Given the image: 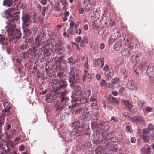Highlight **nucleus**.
Returning <instances> with one entry per match:
<instances>
[{
  "label": "nucleus",
  "mask_w": 154,
  "mask_h": 154,
  "mask_svg": "<svg viewBox=\"0 0 154 154\" xmlns=\"http://www.w3.org/2000/svg\"><path fill=\"white\" fill-rule=\"evenodd\" d=\"M90 103L91 106H96L97 104V102L95 98L92 97H91L90 99Z\"/></svg>",
  "instance_id": "473e14b6"
},
{
  "label": "nucleus",
  "mask_w": 154,
  "mask_h": 154,
  "mask_svg": "<svg viewBox=\"0 0 154 154\" xmlns=\"http://www.w3.org/2000/svg\"><path fill=\"white\" fill-rule=\"evenodd\" d=\"M40 36L38 35L36 38L35 39L34 42L35 45H32V48H29L28 50L29 51L31 52H34L35 50L37 47L39 46L40 45Z\"/></svg>",
  "instance_id": "9d476101"
},
{
  "label": "nucleus",
  "mask_w": 154,
  "mask_h": 154,
  "mask_svg": "<svg viewBox=\"0 0 154 154\" xmlns=\"http://www.w3.org/2000/svg\"><path fill=\"white\" fill-rule=\"evenodd\" d=\"M14 8L12 7L9 8L6 11V14H9L10 13L13 12L14 10Z\"/></svg>",
  "instance_id": "8fccbe9b"
},
{
  "label": "nucleus",
  "mask_w": 154,
  "mask_h": 154,
  "mask_svg": "<svg viewBox=\"0 0 154 154\" xmlns=\"http://www.w3.org/2000/svg\"><path fill=\"white\" fill-rule=\"evenodd\" d=\"M117 37L114 36L113 34L111 33V35L109 39V42L110 44H111L113 42Z\"/></svg>",
  "instance_id": "c9c22d12"
},
{
  "label": "nucleus",
  "mask_w": 154,
  "mask_h": 154,
  "mask_svg": "<svg viewBox=\"0 0 154 154\" xmlns=\"http://www.w3.org/2000/svg\"><path fill=\"white\" fill-rule=\"evenodd\" d=\"M143 137L145 142H148L149 140V136L147 135H143Z\"/></svg>",
  "instance_id": "49530a36"
},
{
  "label": "nucleus",
  "mask_w": 154,
  "mask_h": 154,
  "mask_svg": "<svg viewBox=\"0 0 154 154\" xmlns=\"http://www.w3.org/2000/svg\"><path fill=\"white\" fill-rule=\"evenodd\" d=\"M81 41L83 43L86 44L88 42V38L86 37H84Z\"/></svg>",
  "instance_id": "680f3d73"
},
{
  "label": "nucleus",
  "mask_w": 154,
  "mask_h": 154,
  "mask_svg": "<svg viewBox=\"0 0 154 154\" xmlns=\"http://www.w3.org/2000/svg\"><path fill=\"white\" fill-rule=\"evenodd\" d=\"M109 99V101L111 103H114L116 101V99L113 97H110Z\"/></svg>",
  "instance_id": "e2e57ef3"
},
{
  "label": "nucleus",
  "mask_w": 154,
  "mask_h": 154,
  "mask_svg": "<svg viewBox=\"0 0 154 154\" xmlns=\"http://www.w3.org/2000/svg\"><path fill=\"white\" fill-rule=\"evenodd\" d=\"M75 109L73 107L69 106L65 110V112L68 115L72 114L75 112Z\"/></svg>",
  "instance_id": "5701e85b"
},
{
  "label": "nucleus",
  "mask_w": 154,
  "mask_h": 154,
  "mask_svg": "<svg viewBox=\"0 0 154 154\" xmlns=\"http://www.w3.org/2000/svg\"><path fill=\"white\" fill-rule=\"evenodd\" d=\"M32 17L28 15H25L22 17L23 24L26 26H29L31 21Z\"/></svg>",
  "instance_id": "9b49d317"
},
{
  "label": "nucleus",
  "mask_w": 154,
  "mask_h": 154,
  "mask_svg": "<svg viewBox=\"0 0 154 154\" xmlns=\"http://www.w3.org/2000/svg\"><path fill=\"white\" fill-rule=\"evenodd\" d=\"M133 119L137 123L141 125H143L144 123L143 118L141 116H135L133 118Z\"/></svg>",
  "instance_id": "dca6fc26"
},
{
  "label": "nucleus",
  "mask_w": 154,
  "mask_h": 154,
  "mask_svg": "<svg viewBox=\"0 0 154 154\" xmlns=\"http://www.w3.org/2000/svg\"><path fill=\"white\" fill-rule=\"evenodd\" d=\"M127 87L129 89L134 90L136 88V85L134 82L132 80H129L127 84Z\"/></svg>",
  "instance_id": "f3484780"
},
{
  "label": "nucleus",
  "mask_w": 154,
  "mask_h": 154,
  "mask_svg": "<svg viewBox=\"0 0 154 154\" xmlns=\"http://www.w3.org/2000/svg\"><path fill=\"white\" fill-rule=\"evenodd\" d=\"M109 128V127L108 125H105L102 127L100 128V130L99 131H107Z\"/></svg>",
  "instance_id": "4c0bfd02"
},
{
  "label": "nucleus",
  "mask_w": 154,
  "mask_h": 154,
  "mask_svg": "<svg viewBox=\"0 0 154 154\" xmlns=\"http://www.w3.org/2000/svg\"><path fill=\"white\" fill-rule=\"evenodd\" d=\"M88 57L86 56L83 57L82 60V63L84 66L87 70L89 69L88 65Z\"/></svg>",
  "instance_id": "aec40b11"
},
{
  "label": "nucleus",
  "mask_w": 154,
  "mask_h": 154,
  "mask_svg": "<svg viewBox=\"0 0 154 154\" xmlns=\"http://www.w3.org/2000/svg\"><path fill=\"white\" fill-rule=\"evenodd\" d=\"M146 64V62L145 61L142 62L140 65L139 69H140L141 70L143 71L145 69V65Z\"/></svg>",
  "instance_id": "a18cd8bd"
},
{
  "label": "nucleus",
  "mask_w": 154,
  "mask_h": 154,
  "mask_svg": "<svg viewBox=\"0 0 154 154\" xmlns=\"http://www.w3.org/2000/svg\"><path fill=\"white\" fill-rule=\"evenodd\" d=\"M0 43L2 45H6L7 44V40L1 34H0Z\"/></svg>",
  "instance_id": "7c9ffc66"
},
{
  "label": "nucleus",
  "mask_w": 154,
  "mask_h": 154,
  "mask_svg": "<svg viewBox=\"0 0 154 154\" xmlns=\"http://www.w3.org/2000/svg\"><path fill=\"white\" fill-rule=\"evenodd\" d=\"M126 131L127 132H131V126H127L126 127Z\"/></svg>",
  "instance_id": "0e129e2a"
},
{
  "label": "nucleus",
  "mask_w": 154,
  "mask_h": 154,
  "mask_svg": "<svg viewBox=\"0 0 154 154\" xmlns=\"http://www.w3.org/2000/svg\"><path fill=\"white\" fill-rule=\"evenodd\" d=\"M10 108V107L6 108V113L7 115L9 117H10L11 116V112L9 111V109Z\"/></svg>",
  "instance_id": "6e6d98bb"
},
{
  "label": "nucleus",
  "mask_w": 154,
  "mask_h": 154,
  "mask_svg": "<svg viewBox=\"0 0 154 154\" xmlns=\"http://www.w3.org/2000/svg\"><path fill=\"white\" fill-rule=\"evenodd\" d=\"M32 31L30 30L28 28H26L23 30V32L25 35H29L31 33Z\"/></svg>",
  "instance_id": "ea45409f"
},
{
  "label": "nucleus",
  "mask_w": 154,
  "mask_h": 154,
  "mask_svg": "<svg viewBox=\"0 0 154 154\" xmlns=\"http://www.w3.org/2000/svg\"><path fill=\"white\" fill-rule=\"evenodd\" d=\"M6 116H7L6 108H5L2 111V113L0 116V117L2 118H4V117Z\"/></svg>",
  "instance_id": "de8ad7c7"
},
{
  "label": "nucleus",
  "mask_w": 154,
  "mask_h": 154,
  "mask_svg": "<svg viewBox=\"0 0 154 154\" xmlns=\"http://www.w3.org/2000/svg\"><path fill=\"white\" fill-rule=\"evenodd\" d=\"M57 102L55 105V111H60L62 110L63 108V104H62L60 100L58 99L57 100Z\"/></svg>",
  "instance_id": "2eb2a0df"
},
{
  "label": "nucleus",
  "mask_w": 154,
  "mask_h": 154,
  "mask_svg": "<svg viewBox=\"0 0 154 154\" xmlns=\"http://www.w3.org/2000/svg\"><path fill=\"white\" fill-rule=\"evenodd\" d=\"M49 46V44L48 42H46L45 44L43 46L42 48L44 50H47L48 49Z\"/></svg>",
  "instance_id": "603ef678"
},
{
  "label": "nucleus",
  "mask_w": 154,
  "mask_h": 154,
  "mask_svg": "<svg viewBox=\"0 0 154 154\" xmlns=\"http://www.w3.org/2000/svg\"><path fill=\"white\" fill-rule=\"evenodd\" d=\"M150 133L149 130L148 128H144L143 130V133L144 134H148Z\"/></svg>",
  "instance_id": "69168bd1"
},
{
  "label": "nucleus",
  "mask_w": 154,
  "mask_h": 154,
  "mask_svg": "<svg viewBox=\"0 0 154 154\" xmlns=\"http://www.w3.org/2000/svg\"><path fill=\"white\" fill-rule=\"evenodd\" d=\"M38 31V28L36 26H34L32 29V31L33 34H35Z\"/></svg>",
  "instance_id": "3c124183"
},
{
  "label": "nucleus",
  "mask_w": 154,
  "mask_h": 154,
  "mask_svg": "<svg viewBox=\"0 0 154 154\" xmlns=\"http://www.w3.org/2000/svg\"><path fill=\"white\" fill-rule=\"evenodd\" d=\"M73 129L69 132V135L70 136L74 135L79 136V134L83 133L85 128L84 123L80 122L79 121H75L72 123Z\"/></svg>",
  "instance_id": "f03ea898"
},
{
  "label": "nucleus",
  "mask_w": 154,
  "mask_h": 154,
  "mask_svg": "<svg viewBox=\"0 0 154 154\" xmlns=\"http://www.w3.org/2000/svg\"><path fill=\"white\" fill-rule=\"evenodd\" d=\"M105 122L101 120L100 121L99 125L98 123L95 122H91V125L92 129L96 128L97 131H99L100 128L103 126L105 124Z\"/></svg>",
  "instance_id": "6e6552de"
},
{
  "label": "nucleus",
  "mask_w": 154,
  "mask_h": 154,
  "mask_svg": "<svg viewBox=\"0 0 154 154\" xmlns=\"http://www.w3.org/2000/svg\"><path fill=\"white\" fill-rule=\"evenodd\" d=\"M151 147L148 146L146 149L144 147L142 148L140 150L141 154H149Z\"/></svg>",
  "instance_id": "393cba45"
},
{
  "label": "nucleus",
  "mask_w": 154,
  "mask_h": 154,
  "mask_svg": "<svg viewBox=\"0 0 154 154\" xmlns=\"http://www.w3.org/2000/svg\"><path fill=\"white\" fill-rule=\"evenodd\" d=\"M74 22L72 20H71L70 23V27L71 28H72L74 27Z\"/></svg>",
  "instance_id": "338daca9"
},
{
  "label": "nucleus",
  "mask_w": 154,
  "mask_h": 154,
  "mask_svg": "<svg viewBox=\"0 0 154 154\" xmlns=\"http://www.w3.org/2000/svg\"><path fill=\"white\" fill-rule=\"evenodd\" d=\"M144 103L143 102H140L139 104L138 107L140 109H142Z\"/></svg>",
  "instance_id": "774afa93"
},
{
  "label": "nucleus",
  "mask_w": 154,
  "mask_h": 154,
  "mask_svg": "<svg viewBox=\"0 0 154 154\" xmlns=\"http://www.w3.org/2000/svg\"><path fill=\"white\" fill-rule=\"evenodd\" d=\"M101 58H99L94 60V63L96 66H98L100 64Z\"/></svg>",
  "instance_id": "58836bf2"
},
{
  "label": "nucleus",
  "mask_w": 154,
  "mask_h": 154,
  "mask_svg": "<svg viewBox=\"0 0 154 154\" xmlns=\"http://www.w3.org/2000/svg\"><path fill=\"white\" fill-rule=\"evenodd\" d=\"M16 0H5L3 2V5L6 6H10L12 5L13 3Z\"/></svg>",
  "instance_id": "bb28decb"
},
{
  "label": "nucleus",
  "mask_w": 154,
  "mask_h": 154,
  "mask_svg": "<svg viewBox=\"0 0 154 154\" xmlns=\"http://www.w3.org/2000/svg\"><path fill=\"white\" fill-rule=\"evenodd\" d=\"M143 57L141 55V54H139L136 55L135 57V59L136 62H137L138 60L142 59Z\"/></svg>",
  "instance_id": "c03bdc74"
},
{
  "label": "nucleus",
  "mask_w": 154,
  "mask_h": 154,
  "mask_svg": "<svg viewBox=\"0 0 154 154\" xmlns=\"http://www.w3.org/2000/svg\"><path fill=\"white\" fill-rule=\"evenodd\" d=\"M114 71L112 69L110 70L109 72L107 73L106 75V80H108L111 78L112 76L113 75Z\"/></svg>",
  "instance_id": "c756f323"
},
{
  "label": "nucleus",
  "mask_w": 154,
  "mask_h": 154,
  "mask_svg": "<svg viewBox=\"0 0 154 154\" xmlns=\"http://www.w3.org/2000/svg\"><path fill=\"white\" fill-rule=\"evenodd\" d=\"M148 129L150 131H152L153 129V126L151 124L149 123L148 125Z\"/></svg>",
  "instance_id": "4d7b16f0"
},
{
  "label": "nucleus",
  "mask_w": 154,
  "mask_h": 154,
  "mask_svg": "<svg viewBox=\"0 0 154 154\" xmlns=\"http://www.w3.org/2000/svg\"><path fill=\"white\" fill-rule=\"evenodd\" d=\"M73 88L74 91L72 93L71 97L72 98V100H74L75 99V98H77V96H79L82 90H80L81 89L80 87L77 85H74Z\"/></svg>",
  "instance_id": "0eeeda50"
},
{
  "label": "nucleus",
  "mask_w": 154,
  "mask_h": 154,
  "mask_svg": "<svg viewBox=\"0 0 154 154\" xmlns=\"http://www.w3.org/2000/svg\"><path fill=\"white\" fill-rule=\"evenodd\" d=\"M60 5V2H56L54 5V8L55 10L57 11H59L60 10V8L59 6Z\"/></svg>",
  "instance_id": "a19ab883"
},
{
  "label": "nucleus",
  "mask_w": 154,
  "mask_h": 154,
  "mask_svg": "<svg viewBox=\"0 0 154 154\" xmlns=\"http://www.w3.org/2000/svg\"><path fill=\"white\" fill-rule=\"evenodd\" d=\"M119 29L117 28H115L112 30L111 33L113 34L114 36L117 37L119 34Z\"/></svg>",
  "instance_id": "2f4dec72"
},
{
  "label": "nucleus",
  "mask_w": 154,
  "mask_h": 154,
  "mask_svg": "<svg viewBox=\"0 0 154 154\" xmlns=\"http://www.w3.org/2000/svg\"><path fill=\"white\" fill-rule=\"evenodd\" d=\"M63 73L58 72L57 74V79L59 80V81L53 85V87H55L54 89L59 90L64 89L67 85L66 82L63 79Z\"/></svg>",
  "instance_id": "20e7f679"
},
{
  "label": "nucleus",
  "mask_w": 154,
  "mask_h": 154,
  "mask_svg": "<svg viewBox=\"0 0 154 154\" xmlns=\"http://www.w3.org/2000/svg\"><path fill=\"white\" fill-rule=\"evenodd\" d=\"M122 42L120 41L116 42L114 46V49L116 51H118L119 50L122 46Z\"/></svg>",
  "instance_id": "a878e982"
},
{
  "label": "nucleus",
  "mask_w": 154,
  "mask_h": 154,
  "mask_svg": "<svg viewBox=\"0 0 154 154\" xmlns=\"http://www.w3.org/2000/svg\"><path fill=\"white\" fill-rule=\"evenodd\" d=\"M15 132V129H13L11 130L9 132L8 134L6 136V138L7 139H10L12 137L13 135Z\"/></svg>",
  "instance_id": "f704fd0d"
},
{
  "label": "nucleus",
  "mask_w": 154,
  "mask_h": 154,
  "mask_svg": "<svg viewBox=\"0 0 154 154\" xmlns=\"http://www.w3.org/2000/svg\"><path fill=\"white\" fill-rule=\"evenodd\" d=\"M95 2H90L88 3L85 6V10L87 12H88L91 8L94 6Z\"/></svg>",
  "instance_id": "4be33fe9"
},
{
  "label": "nucleus",
  "mask_w": 154,
  "mask_h": 154,
  "mask_svg": "<svg viewBox=\"0 0 154 154\" xmlns=\"http://www.w3.org/2000/svg\"><path fill=\"white\" fill-rule=\"evenodd\" d=\"M56 68L57 70L59 71L63 70L64 69L63 67H62L61 64L60 62L57 63L56 65Z\"/></svg>",
  "instance_id": "e433bc0d"
},
{
  "label": "nucleus",
  "mask_w": 154,
  "mask_h": 154,
  "mask_svg": "<svg viewBox=\"0 0 154 154\" xmlns=\"http://www.w3.org/2000/svg\"><path fill=\"white\" fill-rule=\"evenodd\" d=\"M100 8H98L96 10L95 12V16L97 17L98 18L100 17Z\"/></svg>",
  "instance_id": "79ce46f5"
},
{
  "label": "nucleus",
  "mask_w": 154,
  "mask_h": 154,
  "mask_svg": "<svg viewBox=\"0 0 154 154\" xmlns=\"http://www.w3.org/2000/svg\"><path fill=\"white\" fill-rule=\"evenodd\" d=\"M100 84L101 86L106 85V81L105 80L102 79L100 81Z\"/></svg>",
  "instance_id": "052dcab7"
},
{
  "label": "nucleus",
  "mask_w": 154,
  "mask_h": 154,
  "mask_svg": "<svg viewBox=\"0 0 154 154\" xmlns=\"http://www.w3.org/2000/svg\"><path fill=\"white\" fill-rule=\"evenodd\" d=\"M57 94H55L53 91H51L50 93L48 94L46 96V100L49 103L54 102V100L59 99L57 98Z\"/></svg>",
  "instance_id": "1a4fd4ad"
},
{
  "label": "nucleus",
  "mask_w": 154,
  "mask_h": 154,
  "mask_svg": "<svg viewBox=\"0 0 154 154\" xmlns=\"http://www.w3.org/2000/svg\"><path fill=\"white\" fill-rule=\"evenodd\" d=\"M29 47L28 43L26 42H23L22 44L20 46V48L22 50H24L27 49Z\"/></svg>",
  "instance_id": "72a5a7b5"
},
{
  "label": "nucleus",
  "mask_w": 154,
  "mask_h": 154,
  "mask_svg": "<svg viewBox=\"0 0 154 154\" xmlns=\"http://www.w3.org/2000/svg\"><path fill=\"white\" fill-rule=\"evenodd\" d=\"M55 47L57 50L59 54H62L63 51V48L61 44H60V43L59 42H57L55 45Z\"/></svg>",
  "instance_id": "412c9836"
},
{
  "label": "nucleus",
  "mask_w": 154,
  "mask_h": 154,
  "mask_svg": "<svg viewBox=\"0 0 154 154\" xmlns=\"http://www.w3.org/2000/svg\"><path fill=\"white\" fill-rule=\"evenodd\" d=\"M112 69H110L107 64L105 65L104 67L103 68V70L105 72V73L109 72L110 70H111Z\"/></svg>",
  "instance_id": "37998d69"
},
{
  "label": "nucleus",
  "mask_w": 154,
  "mask_h": 154,
  "mask_svg": "<svg viewBox=\"0 0 154 154\" xmlns=\"http://www.w3.org/2000/svg\"><path fill=\"white\" fill-rule=\"evenodd\" d=\"M119 81V79L118 78H116L112 79L111 80V82L112 84H114L118 82Z\"/></svg>",
  "instance_id": "bf43d9fd"
},
{
  "label": "nucleus",
  "mask_w": 154,
  "mask_h": 154,
  "mask_svg": "<svg viewBox=\"0 0 154 154\" xmlns=\"http://www.w3.org/2000/svg\"><path fill=\"white\" fill-rule=\"evenodd\" d=\"M146 112H150L152 111V109L149 106L146 107L145 109Z\"/></svg>",
  "instance_id": "864d4df0"
},
{
  "label": "nucleus",
  "mask_w": 154,
  "mask_h": 154,
  "mask_svg": "<svg viewBox=\"0 0 154 154\" xmlns=\"http://www.w3.org/2000/svg\"><path fill=\"white\" fill-rule=\"evenodd\" d=\"M119 118L117 117H112L110 120V121H112L113 122H116L118 121Z\"/></svg>",
  "instance_id": "09e8293b"
},
{
  "label": "nucleus",
  "mask_w": 154,
  "mask_h": 154,
  "mask_svg": "<svg viewBox=\"0 0 154 154\" xmlns=\"http://www.w3.org/2000/svg\"><path fill=\"white\" fill-rule=\"evenodd\" d=\"M100 63H101L100 67L101 68H102L104 66V57H102L101 58Z\"/></svg>",
  "instance_id": "5fc2aeb1"
},
{
  "label": "nucleus",
  "mask_w": 154,
  "mask_h": 154,
  "mask_svg": "<svg viewBox=\"0 0 154 154\" xmlns=\"http://www.w3.org/2000/svg\"><path fill=\"white\" fill-rule=\"evenodd\" d=\"M9 17L8 18V20L11 22L9 23L7 26L5 27L7 29L6 32L8 35L10 37V40L18 39L21 37V33L19 30L16 27L14 22L17 21L19 19V17L16 14L14 13L13 14H9Z\"/></svg>",
  "instance_id": "f257e3e1"
},
{
  "label": "nucleus",
  "mask_w": 154,
  "mask_h": 154,
  "mask_svg": "<svg viewBox=\"0 0 154 154\" xmlns=\"http://www.w3.org/2000/svg\"><path fill=\"white\" fill-rule=\"evenodd\" d=\"M77 98L75 100H72V104L74 106H79L80 104L84 103L87 102L88 100V98H87L84 96H77Z\"/></svg>",
  "instance_id": "39448f33"
},
{
  "label": "nucleus",
  "mask_w": 154,
  "mask_h": 154,
  "mask_svg": "<svg viewBox=\"0 0 154 154\" xmlns=\"http://www.w3.org/2000/svg\"><path fill=\"white\" fill-rule=\"evenodd\" d=\"M83 75L82 78V80L84 81L86 79L88 82H90L92 78L91 75L88 71L86 70H84Z\"/></svg>",
  "instance_id": "4468645a"
},
{
  "label": "nucleus",
  "mask_w": 154,
  "mask_h": 154,
  "mask_svg": "<svg viewBox=\"0 0 154 154\" xmlns=\"http://www.w3.org/2000/svg\"><path fill=\"white\" fill-rule=\"evenodd\" d=\"M76 70V68L75 67H72L71 68L70 71V78L69 81H72L73 83H75V81L78 80L79 78L78 77V75L76 74L75 75V72Z\"/></svg>",
  "instance_id": "423d86ee"
},
{
  "label": "nucleus",
  "mask_w": 154,
  "mask_h": 154,
  "mask_svg": "<svg viewBox=\"0 0 154 154\" xmlns=\"http://www.w3.org/2000/svg\"><path fill=\"white\" fill-rule=\"evenodd\" d=\"M91 93V91L89 89L85 90H82L81 93L80 94L79 96H84L87 98H88L89 96L90 95Z\"/></svg>",
  "instance_id": "a211bd4d"
},
{
  "label": "nucleus",
  "mask_w": 154,
  "mask_h": 154,
  "mask_svg": "<svg viewBox=\"0 0 154 154\" xmlns=\"http://www.w3.org/2000/svg\"><path fill=\"white\" fill-rule=\"evenodd\" d=\"M153 64L152 63H150L146 69V73L150 77H152L154 75V69Z\"/></svg>",
  "instance_id": "ddd939ff"
},
{
  "label": "nucleus",
  "mask_w": 154,
  "mask_h": 154,
  "mask_svg": "<svg viewBox=\"0 0 154 154\" xmlns=\"http://www.w3.org/2000/svg\"><path fill=\"white\" fill-rule=\"evenodd\" d=\"M87 108L86 107H82L80 108H79L76 110V111L75 112V114L80 113L81 115L80 116L84 114L87 113L86 112L87 110Z\"/></svg>",
  "instance_id": "6ab92c4d"
},
{
  "label": "nucleus",
  "mask_w": 154,
  "mask_h": 154,
  "mask_svg": "<svg viewBox=\"0 0 154 154\" xmlns=\"http://www.w3.org/2000/svg\"><path fill=\"white\" fill-rule=\"evenodd\" d=\"M66 91H64L62 93L61 95L60 100L63 107L64 105L67 106L68 104L69 100L66 99Z\"/></svg>",
  "instance_id": "f8f14e48"
},
{
  "label": "nucleus",
  "mask_w": 154,
  "mask_h": 154,
  "mask_svg": "<svg viewBox=\"0 0 154 154\" xmlns=\"http://www.w3.org/2000/svg\"><path fill=\"white\" fill-rule=\"evenodd\" d=\"M99 114L97 110L94 109L80 116V118L83 120L89 121L92 120V122H96L98 119Z\"/></svg>",
  "instance_id": "7ed1b4c3"
},
{
  "label": "nucleus",
  "mask_w": 154,
  "mask_h": 154,
  "mask_svg": "<svg viewBox=\"0 0 154 154\" xmlns=\"http://www.w3.org/2000/svg\"><path fill=\"white\" fill-rule=\"evenodd\" d=\"M124 103L126 106V108L127 110L130 112L131 111V108L133 107V105L127 100L124 101Z\"/></svg>",
  "instance_id": "c85d7f7f"
},
{
  "label": "nucleus",
  "mask_w": 154,
  "mask_h": 154,
  "mask_svg": "<svg viewBox=\"0 0 154 154\" xmlns=\"http://www.w3.org/2000/svg\"><path fill=\"white\" fill-rule=\"evenodd\" d=\"M121 54L123 57H128L130 55V52L128 49L124 48L121 51Z\"/></svg>",
  "instance_id": "b1692460"
},
{
  "label": "nucleus",
  "mask_w": 154,
  "mask_h": 154,
  "mask_svg": "<svg viewBox=\"0 0 154 154\" xmlns=\"http://www.w3.org/2000/svg\"><path fill=\"white\" fill-rule=\"evenodd\" d=\"M112 133H110L109 134L108 133H106V135L104 137L103 139L104 140L106 141V140L109 141L108 143H110V140L111 141H112Z\"/></svg>",
  "instance_id": "cd10ccee"
},
{
  "label": "nucleus",
  "mask_w": 154,
  "mask_h": 154,
  "mask_svg": "<svg viewBox=\"0 0 154 154\" xmlns=\"http://www.w3.org/2000/svg\"><path fill=\"white\" fill-rule=\"evenodd\" d=\"M3 105L5 107V108H6L8 107H10L11 108V106H9V104L8 102H5L3 103Z\"/></svg>",
  "instance_id": "13d9d810"
}]
</instances>
